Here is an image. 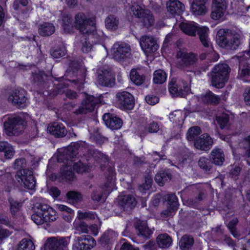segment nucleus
Wrapping results in <instances>:
<instances>
[{
  "label": "nucleus",
  "mask_w": 250,
  "mask_h": 250,
  "mask_svg": "<svg viewBox=\"0 0 250 250\" xmlns=\"http://www.w3.org/2000/svg\"><path fill=\"white\" fill-rule=\"evenodd\" d=\"M80 145L78 143L71 144L66 148L59 151L57 157V160L59 163H64L66 165L61 168L58 178L60 181H70L75 178V175L72 170L73 160L78 153V149Z\"/></svg>",
  "instance_id": "nucleus-1"
},
{
  "label": "nucleus",
  "mask_w": 250,
  "mask_h": 250,
  "mask_svg": "<svg viewBox=\"0 0 250 250\" xmlns=\"http://www.w3.org/2000/svg\"><path fill=\"white\" fill-rule=\"evenodd\" d=\"M242 36L235 31L221 29L217 32L216 42L221 47L235 50L241 44Z\"/></svg>",
  "instance_id": "nucleus-2"
},
{
  "label": "nucleus",
  "mask_w": 250,
  "mask_h": 250,
  "mask_svg": "<svg viewBox=\"0 0 250 250\" xmlns=\"http://www.w3.org/2000/svg\"><path fill=\"white\" fill-rule=\"evenodd\" d=\"M57 218V212L52 208L42 204L35 206V213L31 216L32 220L38 225L55 221Z\"/></svg>",
  "instance_id": "nucleus-3"
},
{
  "label": "nucleus",
  "mask_w": 250,
  "mask_h": 250,
  "mask_svg": "<svg viewBox=\"0 0 250 250\" xmlns=\"http://www.w3.org/2000/svg\"><path fill=\"white\" fill-rule=\"evenodd\" d=\"M180 26L181 29L189 36H195L197 32L202 44L206 47L209 46L208 28L205 26L200 27L197 23L193 21L183 22L180 24Z\"/></svg>",
  "instance_id": "nucleus-4"
},
{
  "label": "nucleus",
  "mask_w": 250,
  "mask_h": 250,
  "mask_svg": "<svg viewBox=\"0 0 250 250\" xmlns=\"http://www.w3.org/2000/svg\"><path fill=\"white\" fill-rule=\"evenodd\" d=\"M182 191L189 193L190 197L185 200L184 204L190 207H197L206 197V190L200 185L190 186Z\"/></svg>",
  "instance_id": "nucleus-5"
},
{
  "label": "nucleus",
  "mask_w": 250,
  "mask_h": 250,
  "mask_svg": "<svg viewBox=\"0 0 250 250\" xmlns=\"http://www.w3.org/2000/svg\"><path fill=\"white\" fill-rule=\"evenodd\" d=\"M230 68L227 64L216 65L212 70L211 83L216 88H222L229 79Z\"/></svg>",
  "instance_id": "nucleus-6"
},
{
  "label": "nucleus",
  "mask_w": 250,
  "mask_h": 250,
  "mask_svg": "<svg viewBox=\"0 0 250 250\" xmlns=\"http://www.w3.org/2000/svg\"><path fill=\"white\" fill-rule=\"evenodd\" d=\"M109 176L107 177V181L103 187L94 190L91 194V198L94 201L103 202L105 201L107 194H109L115 186L113 179V170L110 167Z\"/></svg>",
  "instance_id": "nucleus-7"
},
{
  "label": "nucleus",
  "mask_w": 250,
  "mask_h": 250,
  "mask_svg": "<svg viewBox=\"0 0 250 250\" xmlns=\"http://www.w3.org/2000/svg\"><path fill=\"white\" fill-rule=\"evenodd\" d=\"M74 25L81 34L84 35L94 31L95 21L94 19L87 18L84 13L79 12L75 16Z\"/></svg>",
  "instance_id": "nucleus-8"
},
{
  "label": "nucleus",
  "mask_w": 250,
  "mask_h": 250,
  "mask_svg": "<svg viewBox=\"0 0 250 250\" xmlns=\"http://www.w3.org/2000/svg\"><path fill=\"white\" fill-rule=\"evenodd\" d=\"M24 121L19 116L8 117L4 123L5 133L9 136H18L22 131Z\"/></svg>",
  "instance_id": "nucleus-9"
},
{
  "label": "nucleus",
  "mask_w": 250,
  "mask_h": 250,
  "mask_svg": "<svg viewBox=\"0 0 250 250\" xmlns=\"http://www.w3.org/2000/svg\"><path fill=\"white\" fill-rule=\"evenodd\" d=\"M15 178L18 184L27 189H34L36 181L32 170L29 169H21L17 171Z\"/></svg>",
  "instance_id": "nucleus-10"
},
{
  "label": "nucleus",
  "mask_w": 250,
  "mask_h": 250,
  "mask_svg": "<svg viewBox=\"0 0 250 250\" xmlns=\"http://www.w3.org/2000/svg\"><path fill=\"white\" fill-rule=\"evenodd\" d=\"M178 59V67L185 69L190 68L196 64L197 61L196 55L191 52L188 53L184 50H179L176 54Z\"/></svg>",
  "instance_id": "nucleus-11"
},
{
  "label": "nucleus",
  "mask_w": 250,
  "mask_h": 250,
  "mask_svg": "<svg viewBox=\"0 0 250 250\" xmlns=\"http://www.w3.org/2000/svg\"><path fill=\"white\" fill-rule=\"evenodd\" d=\"M169 93L174 97H185L189 90L187 83L184 81H177L172 78L168 84Z\"/></svg>",
  "instance_id": "nucleus-12"
},
{
  "label": "nucleus",
  "mask_w": 250,
  "mask_h": 250,
  "mask_svg": "<svg viewBox=\"0 0 250 250\" xmlns=\"http://www.w3.org/2000/svg\"><path fill=\"white\" fill-rule=\"evenodd\" d=\"M70 237H52L47 239L45 247L49 250H68Z\"/></svg>",
  "instance_id": "nucleus-13"
},
{
  "label": "nucleus",
  "mask_w": 250,
  "mask_h": 250,
  "mask_svg": "<svg viewBox=\"0 0 250 250\" xmlns=\"http://www.w3.org/2000/svg\"><path fill=\"white\" fill-rule=\"evenodd\" d=\"M132 10L133 14L141 19L145 27L148 28L153 24L154 18L149 10L144 9L138 5L133 6Z\"/></svg>",
  "instance_id": "nucleus-14"
},
{
  "label": "nucleus",
  "mask_w": 250,
  "mask_h": 250,
  "mask_svg": "<svg viewBox=\"0 0 250 250\" xmlns=\"http://www.w3.org/2000/svg\"><path fill=\"white\" fill-rule=\"evenodd\" d=\"M112 50L114 59L118 62L125 61L131 55L130 46L126 43H116L113 46Z\"/></svg>",
  "instance_id": "nucleus-15"
},
{
  "label": "nucleus",
  "mask_w": 250,
  "mask_h": 250,
  "mask_svg": "<svg viewBox=\"0 0 250 250\" xmlns=\"http://www.w3.org/2000/svg\"><path fill=\"white\" fill-rule=\"evenodd\" d=\"M96 245L95 240L90 235H82L76 237L73 244V249L76 250H90Z\"/></svg>",
  "instance_id": "nucleus-16"
},
{
  "label": "nucleus",
  "mask_w": 250,
  "mask_h": 250,
  "mask_svg": "<svg viewBox=\"0 0 250 250\" xmlns=\"http://www.w3.org/2000/svg\"><path fill=\"white\" fill-rule=\"evenodd\" d=\"M100 102V99L93 96H87L82 102L79 108L74 111L76 114H84L93 111L95 106Z\"/></svg>",
  "instance_id": "nucleus-17"
},
{
  "label": "nucleus",
  "mask_w": 250,
  "mask_h": 250,
  "mask_svg": "<svg viewBox=\"0 0 250 250\" xmlns=\"http://www.w3.org/2000/svg\"><path fill=\"white\" fill-rule=\"evenodd\" d=\"M8 101L12 102L17 107L24 108L26 106L25 91L23 89L13 90L9 96Z\"/></svg>",
  "instance_id": "nucleus-18"
},
{
  "label": "nucleus",
  "mask_w": 250,
  "mask_h": 250,
  "mask_svg": "<svg viewBox=\"0 0 250 250\" xmlns=\"http://www.w3.org/2000/svg\"><path fill=\"white\" fill-rule=\"evenodd\" d=\"M227 8L225 0H212L210 17L214 20L222 19Z\"/></svg>",
  "instance_id": "nucleus-19"
},
{
  "label": "nucleus",
  "mask_w": 250,
  "mask_h": 250,
  "mask_svg": "<svg viewBox=\"0 0 250 250\" xmlns=\"http://www.w3.org/2000/svg\"><path fill=\"white\" fill-rule=\"evenodd\" d=\"M137 203L135 197L131 195H122L118 197V205L121 209L125 211H130L132 210Z\"/></svg>",
  "instance_id": "nucleus-20"
},
{
  "label": "nucleus",
  "mask_w": 250,
  "mask_h": 250,
  "mask_svg": "<svg viewBox=\"0 0 250 250\" xmlns=\"http://www.w3.org/2000/svg\"><path fill=\"white\" fill-rule=\"evenodd\" d=\"M118 101L121 108L131 110L134 105L133 96L129 92L123 91L117 94Z\"/></svg>",
  "instance_id": "nucleus-21"
},
{
  "label": "nucleus",
  "mask_w": 250,
  "mask_h": 250,
  "mask_svg": "<svg viewBox=\"0 0 250 250\" xmlns=\"http://www.w3.org/2000/svg\"><path fill=\"white\" fill-rule=\"evenodd\" d=\"M213 144L211 137L207 133H204L197 138L194 142V146L200 150L208 151Z\"/></svg>",
  "instance_id": "nucleus-22"
},
{
  "label": "nucleus",
  "mask_w": 250,
  "mask_h": 250,
  "mask_svg": "<svg viewBox=\"0 0 250 250\" xmlns=\"http://www.w3.org/2000/svg\"><path fill=\"white\" fill-rule=\"evenodd\" d=\"M140 44L142 49L148 53L155 52L159 45L152 37L145 36L141 38Z\"/></svg>",
  "instance_id": "nucleus-23"
},
{
  "label": "nucleus",
  "mask_w": 250,
  "mask_h": 250,
  "mask_svg": "<svg viewBox=\"0 0 250 250\" xmlns=\"http://www.w3.org/2000/svg\"><path fill=\"white\" fill-rule=\"evenodd\" d=\"M98 82L102 86L112 87L114 84L115 79L111 72L106 69H100L98 71Z\"/></svg>",
  "instance_id": "nucleus-24"
},
{
  "label": "nucleus",
  "mask_w": 250,
  "mask_h": 250,
  "mask_svg": "<svg viewBox=\"0 0 250 250\" xmlns=\"http://www.w3.org/2000/svg\"><path fill=\"white\" fill-rule=\"evenodd\" d=\"M106 125L112 130H117L121 127L123 125L122 120L110 113H105L103 117Z\"/></svg>",
  "instance_id": "nucleus-25"
},
{
  "label": "nucleus",
  "mask_w": 250,
  "mask_h": 250,
  "mask_svg": "<svg viewBox=\"0 0 250 250\" xmlns=\"http://www.w3.org/2000/svg\"><path fill=\"white\" fill-rule=\"evenodd\" d=\"M48 131L56 138H62L67 134V130L62 123L54 122L47 127Z\"/></svg>",
  "instance_id": "nucleus-26"
},
{
  "label": "nucleus",
  "mask_w": 250,
  "mask_h": 250,
  "mask_svg": "<svg viewBox=\"0 0 250 250\" xmlns=\"http://www.w3.org/2000/svg\"><path fill=\"white\" fill-rule=\"evenodd\" d=\"M166 5L167 11L173 16L180 15L185 10L184 5L177 0H169Z\"/></svg>",
  "instance_id": "nucleus-27"
},
{
  "label": "nucleus",
  "mask_w": 250,
  "mask_h": 250,
  "mask_svg": "<svg viewBox=\"0 0 250 250\" xmlns=\"http://www.w3.org/2000/svg\"><path fill=\"white\" fill-rule=\"evenodd\" d=\"M208 0H193L191 11L195 15H204L207 12L206 4Z\"/></svg>",
  "instance_id": "nucleus-28"
},
{
  "label": "nucleus",
  "mask_w": 250,
  "mask_h": 250,
  "mask_svg": "<svg viewBox=\"0 0 250 250\" xmlns=\"http://www.w3.org/2000/svg\"><path fill=\"white\" fill-rule=\"evenodd\" d=\"M164 199L167 202L168 206L167 210L163 211V213L167 216L169 213L176 211L178 209V199L174 194H167L164 196Z\"/></svg>",
  "instance_id": "nucleus-29"
},
{
  "label": "nucleus",
  "mask_w": 250,
  "mask_h": 250,
  "mask_svg": "<svg viewBox=\"0 0 250 250\" xmlns=\"http://www.w3.org/2000/svg\"><path fill=\"white\" fill-rule=\"evenodd\" d=\"M134 226L138 231V235L146 239L149 238L153 233L152 230L148 228L146 222L145 221L140 220L136 221Z\"/></svg>",
  "instance_id": "nucleus-30"
},
{
  "label": "nucleus",
  "mask_w": 250,
  "mask_h": 250,
  "mask_svg": "<svg viewBox=\"0 0 250 250\" xmlns=\"http://www.w3.org/2000/svg\"><path fill=\"white\" fill-rule=\"evenodd\" d=\"M209 158L212 164L216 166H221L225 161V155L223 151L219 148L213 149L210 154Z\"/></svg>",
  "instance_id": "nucleus-31"
},
{
  "label": "nucleus",
  "mask_w": 250,
  "mask_h": 250,
  "mask_svg": "<svg viewBox=\"0 0 250 250\" xmlns=\"http://www.w3.org/2000/svg\"><path fill=\"white\" fill-rule=\"evenodd\" d=\"M187 115L186 112L183 113L181 110H177L169 115V119L171 122L175 123L177 125V126L175 127L176 128L180 129L182 127Z\"/></svg>",
  "instance_id": "nucleus-32"
},
{
  "label": "nucleus",
  "mask_w": 250,
  "mask_h": 250,
  "mask_svg": "<svg viewBox=\"0 0 250 250\" xmlns=\"http://www.w3.org/2000/svg\"><path fill=\"white\" fill-rule=\"evenodd\" d=\"M172 178V174L167 170L159 171L155 175L154 180L160 186H163L165 183L169 181Z\"/></svg>",
  "instance_id": "nucleus-33"
},
{
  "label": "nucleus",
  "mask_w": 250,
  "mask_h": 250,
  "mask_svg": "<svg viewBox=\"0 0 250 250\" xmlns=\"http://www.w3.org/2000/svg\"><path fill=\"white\" fill-rule=\"evenodd\" d=\"M55 31V27L53 23L44 22L39 27V33L42 36H49L53 34Z\"/></svg>",
  "instance_id": "nucleus-34"
},
{
  "label": "nucleus",
  "mask_w": 250,
  "mask_h": 250,
  "mask_svg": "<svg viewBox=\"0 0 250 250\" xmlns=\"http://www.w3.org/2000/svg\"><path fill=\"white\" fill-rule=\"evenodd\" d=\"M158 246L161 248H167L172 243L171 237L167 233L159 234L156 239Z\"/></svg>",
  "instance_id": "nucleus-35"
},
{
  "label": "nucleus",
  "mask_w": 250,
  "mask_h": 250,
  "mask_svg": "<svg viewBox=\"0 0 250 250\" xmlns=\"http://www.w3.org/2000/svg\"><path fill=\"white\" fill-rule=\"evenodd\" d=\"M159 129V126L157 122H152L147 126H140L139 129L140 136L141 138L144 137L147 132H157Z\"/></svg>",
  "instance_id": "nucleus-36"
},
{
  "label": "nucleus",
  "mask_w": 250,
  "mask_h": 250,
  "mask_svg": "<svg viewBox=\"0 0 250 250\" xmlns=\"http://www.w3.org/2000/svg\"><path fill=\"white\" fill-rule=\"evenodd\" d=\"M46 78V75L44 72L38 70L32 73L31 79L35 84L39 87H42L45 83Z\"/></svg>",
  "instance_id": "nucleus-37"
},
{
  "label": "nucleus",
  "mask_w": 250,
  "mask_h": 250,
  "mask_svg": "<svg viewBox=\"0 0 250 250\" xmlns=\"http://www.w3.org/2000/svg\"><path fill=\"white\" fill-rule=\"evenodd\" d=\"M194 243L193 238L188 235H184L179 242V247L183 250H189Z\"/></svg>",
  "instance_id": "nucleus-38"
},
{
  "label": "nucleus",
  "mask_w": 250,
  "mask_h": 250,
  "mask_svg": "<svg viewBox=\"0 0 250 250\" xmlns=\"http://www.w3.org/2000/svg\"><path fill=\"white\" fill-rule=\"evenodd\" d=\"M0 152H3L5 159H11L15 151L12 146L6 142H0Z\"/></svg>",
  "instance_id": "nucleus-39"
},
{
  "label": "nucleus",
  "mask_w": 250,
  "mask_h": 250,
  "mask_svg": "<svg viewBox=\"0 0 250 250\" xmlns=\"http://www.w3.org/2000/svg\"><path fill=\"white\" fill-rule=\"evenodd\" d=\"M10 206V211L13 216H17L22 206V203L18 202L12 197L8 199Z\"/></svg>",
  "instance_id": "nucleus-40"
},
{
  "label": "nucleus",
  "mask_w": 250,
  "mask_h": 250,
  "mask_svg": "<svg viewBox=\"0 0 250 250\" xmlns=\"http://www.w3.org/2000/svg\"><path fill=\"white\" fill-rule=\"evenodd\" d=\"M73 19L72 17L68 14L62 15V26L65 33H70L73 28Z\"/></svg>",
  "instance_id": "nucleus-41"
},
{
  "label": "nucleus",
  "mask_w": 250,
  "mask_h": 250,
  "mask_svg": "<svg viewBox=\"0 0 250 250\" xmlns=\"http://www.w3.org/2000/svg\"><path fill=\"white\" fill-rule=\"evenodd\" d=\"M212 163L210 158L202 157L199 158L198 161V166L200 168L205 172L208 173L212 172Z\"/></svg>",
  "instance_id": "nucleus-42"
},
{
  "label": "nucleus",
  "mask_w": 250,
  "mask_h": 250,
  "mask_svg": "<svg viewBox=\"0 0 250 250\" xmlns=\"http://www.w3.org/2000/svg\"><path fill=\"white\" fill-rule=\"evenodd\" d=\"M88 153L99 163H106L108 161V157L98 150L90 149Z\"/></svg>",
  "instance_id": "nucleus-43"
},
{
  "label": "nucleus",
  "mask_w": 250,
  "mask_h": 250,
  "mask_svg": "<svg viewBox=\"0 0 250 250\" xmlns=\"http://www.w3.org/2000/svg\"><path fill=\"white\" fill-rule=\"evenodd\" d=\"M167 78V74L163 70H156L153 73V80L155 83L162 84L166 82Z\"/></svg>",
  "instance_id": "nucleus-44"
},
{
  "label": "nucleus",
  "mask_w": 250,
  "mask_h": 250,
  "mask_svg": "<svg viewBox=\"0 0 250 250\" xmlns=\"http://www.w3.org/2000/svg\"><path fill=\"white\" fill-rule=\"evenodd\" d=\"M33 242L26 239L21 240L17 246V250H35Z\"/></svg>",
  "instance_id": "nucleus-45"
},
{
  "label": "nucleus",
  "mask_w": 250,
  "mask_h": 250,
  "mask_svg": "<svg viewBox=\"0 0 250 250\" xmlns=\"http://www.w3.org/2000/svg\"><path fill=\"white\" fill-rule=\"evenodd\" d=\"M201 133V130L199 126H194L190 127L187 133V138L189 141H194L198 138L197 136Z\"/></svg>",
  "instance_id": "nucleus-46"
},
{
  "label": "nucleus",
  "mask_w": 250,
  "mask_h": 250,
  "mask_svg": "<svg viewBox=\"0 0 250 250\" xmlns=\"http://www.w3.org/2000/svg\"><path fill=\"white\" fill-rule=\"evenodd\" d=\"M131 80L137 85H141L145 80V77L143 75H140L136 70L132 69L130 73Z\"/></svg>",
  "instance_id": "nucleus-47"
},
{
  "label": "nucleus",
  "mask_w": 250,
  "mask_h": 250,
  "mask_svg": "<svg viewBox=\"0 0 250 250\" xmlns=\"http://www.w3.org/2000/svg\"><path fill=\"white\" fill-rule=\"evenodd\" d=\"M118 23V20L113 15L108 16L105 20V26L108 29L116 30Z\"/></svg>",
  "instance_id": "nucleus-48"
},
{
  "label": "nucleus",
  "mask_w": 250,
  "mask_h": 250,
  "mask_svg": "<svg viewBox=\"0 0 250 250\" xmlns=\"http://www.w3.org/2000/svg\"><path fill=\"white\" fill-rule=\"evenodd\" d=\"M90 138L98 145H102L108 140V138L103 136L100 130L97 129L94 131L90 135Z\"/></svg>",
  "instance_id": "nucleus-49"
},
{
  "label": "nucleus",
  "mask_w": 250,
  "mask_h": 250,
  "mask_svg": "<svg viewBox=\"0 0 250 250\" xmlns=\"http://www.w3.org/2000/svg\"><path fill=\"white\" fill-rule=\"evenodd\" d=\"M203 100L208 104H217L219 103L220 98L211 91H208L204 95Z\"/></svg>",
  "instance_id": "nucleus-50"
},
{
  "label": "nucleus",
  "mask_w": 250,
  "mask_h": 250,
  "mask_svg": "<svg viewBox=\"0 0 250 250\" xmlns=\"http://www.w3.org/2000/svg\"><path fill=\"white\" fill-rule=\"evenodd\" d=\"M74 227L78 233H88V226L86 223L81 220L75 221Z\"/></svg>",
  "instance_id": "nucleus-51"
},
{
  "label": "nucleus",
  "mask_w": 250,
  "mask_h": 250,
  "mask_svg": "<svg viewBox=\"0 0 250 250\" xmlns=\"http://www.w3.org/2000/svg\"><path fill=\"white\" fill-rule=\"evenodd\" d=\"M66 196L69 202L73 204L81 202L82 199V195L76 191H69Z\"/></svg>",
  "instance_id": "nucleus-52"
},
{
  "label": "nucleus",
  "mask_w": 250,
  "mask_h": 250,
  "mask_svg": "<svg viewBox=\"0 0 250 250\" xmlns=\"http://www.w3.org/2000/svg\"><path fill=\"white\" fill-rule=\"evenodd\" d=\"M72 168L77 173H83V172H88L90 170V166L85 165L82 163L80 161L74 163Z\"/></svg>",
  "instance_id": "nucleus-53"
},
{
  "label": "nucleus",
  "mask_w": 250,
  "mask_h": 250,
  "mask_svg": "<svg viewBox=\"0 0 250 250\" xmlns=\"http://www.w3.org/2000/svg\"><path fill=\"white\" fill-rule=\"evenodd\" d=\"M115 236V234L114 231L111 230H107L102 235L100 241L102 245H106L110 242Z\"/></svg>",
  "instance_id": "nucleus-54"
},
{
  "label": "nucleus",
  "mask_w": 250,
  "mask_h": 250,
  "mask_svg": "<svg viewBox=\"0 0 250 250\" xmlns=\"http://www.w3.org/2000/svg\"><path fill=\"white\" fill-rule=\"evenodd\" d=\"M66 54V49L62 45L57 46L51 51V56L55 58H59L64 56Z\"/></svg>",
  "instance_id": "nucleus-55"
},
{
  "label": "nucleus",
  "mask_w": 250,
  "mask_h": 250,
  "mask_svg": "<svg viewBox=\"0 0 250 250\" xmlns=\"http://www.w3.org/2000/svg\"><path fill=\"white\" fill-rule=\"evenodd\" d=\"M152 182V177L150 175L147 174L145 177V183L139 186V189L141 192L148 190L151 187Z\"/></svg>",
  "instance_id": "nucleus-56"
},
{
  "label": "nucleus",
  "mask_w": 250,
  "mask_h": 250,
  "mask_svg": "<svg viewBox=\"0 0 250 250\" xmlns=\"http://www.w3.org/2000/svg\"><path fill=\"white\" fill-rule=\"evenodd\" d=\"M229 120V116L226 114H223L221 116L216 117V121L221 128L228 126Z\"/></svg>",
  "instance_id": "nucleus-57"
},
{
  "label": "nucleus",
  "mask_w": 250,
  "mask_h": 250,
  "mask_svg": "<svg viewBox=\"0 0 250 250\" xmlns=\"http://www.w3.org/2000/svg\"><path fill=\"white\" fill-rule=\"evenodd\" d=\"M58 209L61 211L65 212L68 213L69 214L67 215L63 214V216L65 221L67 222L70 221L71 220V215L73 213L74 211L70 208L63 205H59Z\"/></svg>",
  "instance_id": "nucleus-58"
},
{
  "label": "nucleus",
  "mask_w": 250,
  "mask_h": 250,
  "mask_svg": "<svg viewBox=\"0 0 250 250\" xmlns=\"http://www.w3.org/2000/svg\"><path fill=\"white\" fill-rule=\"evenodd\" d=\"M96 217V214L91 211H78V219L83 220L85 219L87 220H93Z\"/></svg>",
  "instance_id": "nucleus-59"
},
{
  "label": "nucleus",
  "mask_w": 250,
  "mask_h": 250,
  "mask_svg": "<svg viewBox=\"0 0 250 250\" xmlns=\"http://www.w3.org/2000/svg\"><path fill=\"white\" fill-rule=\"evenodd\" d=\"M80 43L82 44L81 50L83 53H88L91 50L92 45L87 41L85 35H83L81 38Z\"/></svg>",
  "instance_id": "nucleus-60"
},
{
  "label": "nucleus",
  "mask_w": 250,
  "mask_h": 250,
  "mask_svg": "<svg viewBox=\"0 0 250 250\" xmlns=\"http://www.w3.org/2000/svg\"><path fill=\"white\" fill-rule=\"evenodd\" d=\"M239 75L241 77H245L250 75V64L243 66H239Z\"/></svg>",
  "instance_id": "nucleus-61"
},
{
  "label": "nucleus",
  "mask_w": 250,
  "mask_h": 250,
  "mask_svg": "<svg viewBox=\"0 0 250 250\" xmlns=\"http://www.w3.org/2000/svg\"><path fill=\"white\" fill-rule=\"evenodd\" d=\"M68 86V84L64 82L60 83L55 88V94H53V95L62 94L63 93H65V89Z\"/></svg>",
  "instance_id": "nucleus-62"
},
{
  "label": "nucleus",
  "mask_w": 250,
  "mask_h": 250,
  "mask_svg": "<svg viewBox=\"0 0 250 250\" xmlns=\"http://www.w3.org/2000/svg\"><path fill=\"white\" fill-rule=\"evenodd\" d=\"M244 149L245 155L250 158V135L245 139Z\"/></svg>",
  "instance_id": "nucleus-63"
},
{
  "label": "nucleus",
  "mask_w": 250,
  "mask_h": 250,
  "mask_svg": "<svg viewBox=\"0 0 250 250\" xmlns=\"http://www.w3.org/2000/svg\"><path fill=\"white\" fill-rule=\"evenodd\" d=\"M145 99L147 103L150 105H154L158 103L159 101V99L158 97L153 95L146 96Z\"/></svg>",
  "instance_id": "nucleus-64"
}]
</instances>
